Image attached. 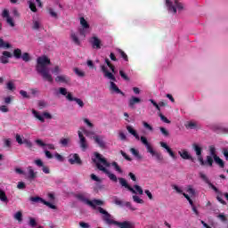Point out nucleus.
<instances>
[{
	"instance_id": "f257e3e1",
	"label": "nucleus",
	"mask_w": 228,
	"mask_h": 228,
	"mask_svg": "<svg viewBox=\"0 0 228 228\" xmlns=\"http://www.w3.org/2000/svg\"><path fill=\"white\" fill-rule=\"evenodd\" d=\"M93 162H94V165H96V167L101 172H103V174H106L108 175L109 179L110 181H113V183H117L118 181V178H117V175L115 174L110 173V170H108L106 167H111V164L108 162L106 158L102 157V155L97 151L94 152V158L92 159Z\"/></svg>"
},
{
	"instance_id": "f03ea898",
	"label": "nucleus",
	"mask_w": 228,
	"mask_h": 228,
	"mask_svg": "<svg viewBox=\"0 0 228 228\" xmlns=\"http://www.w3.org/2000/svg\"><path fill=\"white\" fill-rule=\"evenodd\" d=\"M47 65H51V59L49 57L43 55L37 58L36 70L37 74H40L45 81L48 83H53V76L49 74V69Z\"/></svg>"
},
{
	"instance_id": "7ed1b4c3",
	"label": "nucleus",
	"mask_w": 228,
	"mask_h": 228,
	"mask_svg": "<svg viewBox=\"0 0 228 228\" xmlns=\"http://www.w3.org/2000/svg\"><path fill=\"white\" fill-rule=\"evenodd\" d=\"M97 210L99 211V213H101V215H103L102 218L104 224H106V225H116L117 227H119V228H133V225L129 221H125V222L116 221L113 218V216H111L110 212H107L102 207H98Z\"/></svg>"
},
{
	"instance_id": "20e7f679",
	"label": "nucleus",
	"mask_w": 228,
	"mask_h": 228,
	"mask_svg": "<svg viewBox=\"0 0 228 228\" xmlns=\"http://www.w3.org/2000/svg\"><path fill=\"white\" fill-rule=\"evenodd\" d=\"M101 70L103 73L104 77L110 79V90L111 92H115V94H120L121 95H124V93L118 88V86H117V84H115V81H117L115 75L110 72L105 65H101Z\"/></svg>"
},
{
	"instance_id": "39448f33",
	"label": "nucleus",
	"mask_w": 228,
	"mask_h": 228,
	"mask_svg": "<svg viewBox=\"0 0 228 228\" xmlns=\"http://www.w3.org/2000/svg\"><path fill=\"white\" fill-rule=\"evenodd\" d=\"M141 142H142V145H144L146 147L147 152L151 153V156L156 158V160L159 163H161V161H163V155L161 153L157 152L156 151H154V149L152 148V146L151 145V143L147 140V137L141 136Z\"/></svg>"
},
{
	"instance_id": "423d86ee",
	"label": "nucleus",
	"mask_w": 228,
	"mask_h": 228,
	"mask_svg": "<svg viewBox=\"0 0 228 228\" xmlns=\"http://www.w3.org/2000/svg\"><path fill=\"white\" fill-rule=\"evenodd\" d=\"M59 94L66 97L67 101H69V102H75L80 108H85V102L83 100L72 96V93L67 92V88L60 87Z\"/></svg>"
},
{
	"instance_id": "0eeeda50",
	"label": "nucleus",
	"mask_w": 228,
	"mask_h": 228,
	"mask_svg": "<svg viewBox=\"0 0 228 228\" xmlns=\"http://www.w3.org/2000/svg\"><path fill=\"white\" fill-rule=\"evenodd\" d=\"M76 198L77 200H80V202H84V204H87V206L93 208V209H97V206H104V201L101 200H90L86 199L83 194H77Z\"/></svg>"
},
{
	"instance_id": "6e6552de",
	"label": "nucleus",
	"mask_w": 228,
	"mask_h": 228,
	"mask_svg": "<svg viewBox=\"0 0 228 228\" xmlns=\"http://www.w3.org/2000/svg\"><path fill=\"white\" fill-rule=\"evenodd\" d=\"M166 4L169 12H173V13H177V10H183L184 8L183 4L179 3L177 0L175 1V5L170 0H166Z\"/></svg>"
},
{
	"instance_id": "1a4fd4ad",
	"label": "nucleus",
	"mask_w": 228,
	"mask_h": 228,
	"mask_svg": "<svg viewBox=\"0 0 228 228\" xmlns=\"http://www.w3.org/2000/svg\"><path fill=\"white\" fill-rule=\"evenodd\" d=\"M200 179H202V181H204V183H206V184H208L209 188H212L214 190V191H216V193H217V195H222V191L220 190H218V188H216V186H215L214 184L211 183V182L209 181V178H208V175H206L204 173L200 172Z\"/></svg>"
},
{
	"instance_id": "9d476101",
	"label": "nucleus",
	"mask_w": 228,
	"mask_h": 228,
	"mask_svg": "<svg viewBox=\"0 0 228 228\" xmlns=\"http://www.w3.org/2000/svg\"><path fill=\"white\" fill-rule=\"evenodd\" d=\"M2 17L3 19H6V22L11 28H15V22L13 21V18L10 17V11H8V9L3 11Z\"/></svg>"
},
{
	"instance_id": "9b49d317",
	"label": "nucleus",
	"mask_w": 228,
	"mask_h": 228,
	"mask_svg": "<svg viewBox=\"0 0 228 228\" xmlns=\"http://www.w3.org/2000/svg\"><path fill=\"white\" fill-rule=\"evenodd\" d=\"M69 163H70V165H83V160H81L77 153H74L69 156Z\"/></svg>"
},
{
	"instance_id": "f8f14e48",
	"label": "nucleus",
	"mask_w": 228,
	"mask_h": 228,
	"mask_svg": "<svg viewBox=\"0 0 228 228\" xmlns=\"http://www.w3.org/2000/svg\"><path fill=\"white\" fill-rule=\"evenodd\" d=\"M79 145L82 151H86L88 149V142H86V138L83 135L81 131H78Z\"/></svg>"
},
{
	"instance_id": "ddd939ff",
	"label": "nucleus",
	"mask_w": 228,
	"mask_h": 228,
	"mask_svg": "<svg viewBox=\"0 0 228 228\" xmlns=\"http://www.w3.org/2000/svg\"><path fill=\"white\" fill-rule=\"evenodd\" d=\"M93 140H94V142L97 143L100 149H106V142H104V136L94 135L93 136Z\"/></svg>"
},
{
	"instance_id": "4468645a",
	"label": "nucleus",
	"mask_w": 228,
	"mask_h": 228,
	"mask_svg": "<svg viewBox=\"0 0 228 228\" xmlns=\"http://www.w3.org/2000/svg\"><path fill=\"white\" fill-rule=\"evenodd\" d=\"M89 43L91 44L93 49H101V45H102V41L101 39H99V37H92L89 39Z\"/></svg>"
},
{
	"instance_id": "2eb2a0df",
	"label": "nucleus",
	"mask_w": 228,
	"mask_h": 228,
	"mask_svg": "<svg viewBox=\"0 0 228 228\" xmlns=\"http://www.w3.org/2000/svg\"><path fill=\"white\" fill-rule=\"evenodd\" d=\"M119 184L123 186V188H126L128 191H131V193H136V191H134V188L131 187L129 183H127V180L125 178H118Z\"/></svg>"
},
{
	"instance_id": "dca6fc26",
	"label": "nucleus",
	"mask_w": 228,
	"mask_h": 228,
	"mask_svg": "<svg viewBox=\"0 0 228 228\" xmlns=\"http://www.w3.org/2000/svg\"><path fill=\"white\" fill-rule=\"evenodd\" d=\"M160 146L163 149H166L167 152L171 156L173 159H177V157L175 156V153L172 151V148L167 144V142H160Z\"/></svg>"
},
{
	"instance_id": "f3484780",
	"label": "nucleus",
	"mask_w": 228,
	"mask_h": 228,
	"mask_svg": "<svg viewBox=\"0 0 228 228\" xmlns=\"http://www.w3.org/2000/svg\"><path fill=\"white\" fill-rule=\"evenodd\" d=\"M141 102H142V99L136 96H132L128 101V106L132 110H134V104H140Z\"/></svg>"
},
{
	"instance_id": "a211bd4d",
	"label": "nucleus",
	"mask_w": 228,
	"mask_h": 228,
	"mask_svg": "<svg viewBox=\"0 0 228 228\" xmlns=\"http://www.w3.org/2000/svg\"><path fill=\"white\" fill-rule=\"evenodd\" d=\"M12 53L8 52V51H4L3 52V55L0 57V62L6 64L8 63L10 61L8 60V58H12Z\"/></svg>"
},
{
	"instance_id": "6ab92c4d",
	"label": "nucleus",
	"mask_w": 228,
	"mask_h": 228,
	"mask_svg": "<svg viewBox=\"0 0 228 228\" xmlns=\"http://www.w3.org/2000/svg\"><path fill=\"white\" fill-rule=\"evenodd\" d=\"M55 81L56 83H65L66 85H69V83H70V78L66 75H61L55 77Z\"/></svg>"
},
{
	"instance_id": "aec40b11",
	"label": "nucleus",
	"mask_w": 228,
	"mask_h": 228,
	"mask_svg": "<svg viewBox=\"0 0 228 228\" xmlns=\"http://www.w3.org/2000/svg\"><path fill=\"white\" fill-rule=\"evenodd\" d=\"M178 154L183 159H190L192 162L195 161V159H193L186 150H183V151H178Z\"/></svg>"
},
{
	"instance_id": "412c9836",
	"label": "nucleus",
	"mask_w": 228,
	"mask_h": 228,
	"mask_svg": "<svg viewBox=\"0 0 228 228\" xmlns=\"http://www.w3.org/2000/svg\"><path fill=\"white\" fill-rule=\"evenodd\" d=\"M126 131H128V133L130 134H132V136H134L135 140H141L140 135L138 134V132H136V130H134V128H133V126H126Z\"/></svg>"
},
{
	"instance_id": "4be33fe9",
	"label": "nucleus",
	"mask_w": 228,
	"mask_h": 228,
	"mask_svg": "<svg viewBox=\"0 0 228 228\" xmlns=\"http://www.w3.org/2000/svg\"><path fill=\"white\" fill-rule=\"evenodd\" d=\"M173 189H175L177 193H181L182 195H183V197L188 200V202H190L191 200V198H190V196L188 194L183 192V190H181V188H179V186L173 185Z\"/></svg>"
},
{
	"instance_id": "5701e85b",
	"label": "nucleus",
	"mask_w": 228,
	"mask_h": 228,
	"mask_svg": "<svg viewBox=\"0 0 228 228\" xmlns=\"http://www.w3.org/2000/svg\"><path fill=\"white\" fill-rule=\"evenodd\" d=\"M173 189H175L177 193H181L182 195H183V197L188 200V202H190L191 200V198H190V196L188 194L183 192V190H181V188H179V186L173 185Z\"/></svg>"
},
{
	"instance_id": "b1692460",
	"label": "nucleus",
	"mask_w": 228,
	"mask_h": 228,
	"mask_svg": "<svg viewBox=\"0 0 228 228\" xmlns=\"http://www.w3.org/2000/svg\"><path fill=\"white\" fill-rule=\"evenodd\" d=\"M130 152L131 154H133V156H134V158H136V159H142V156L140 154V151L134 148H131L130 149Z\"/></svg>"
},
{
	"instance_id": "393cba45",
	"label": "nucleus",
	"mask_w": 228,
	"mask_h": 228,
	"mask_svg": "<svg viewBox=\"0 0 228 228\" xmlns=\"http://www.w3.org/2000/svg\"><path fill=\"white\" fill-rule=\"evenodd\" d=\"M70 38L76 45H81V41H79V37H77V35H76V33L71 32Z\"/></svg>"
},
{
	"instance_id": "a878e982",
	"label": "nucleus",
	"mask_w": 228,
	"mask_h": 228,
	"mask_svg": "<svg viewBox=\"0 0 228 228\" xmlns=\"http://www.w3.org/2000/svg\"><path fill=\"white\" fill-rule=\"evenodd\" d=\"M28 179H36L37 178V173H35L33 167H31V166L28 167Z\"/></svg>"
},
{
	"instance_id": "bb28decb",
	"label": "nucleus",
	"mask_w": 228,
	"mask_h": 228,
	"mask_svg": "<svg viewBox=\"0 0 228 228\" xmlns=\"http://www.w3.org/2000/svg\"><path fill=\"white\" fill-rule=\"evenodd\" d=\"M28 4L31 12H33L34 13H37L38 12V9H37V4L33 3V0H28Z\"/></svg>"
},
{
	"instance_id": "cd10ccee",
	"label": "nucleus",
	"mask_w": 228,
	"mask_h": 228,
	"mask_svg": "<svg viewBox=\"0 0 228 228\" xmlns=\"http://www.w3.org/2000/svg\"><path fill=\"white\" fill-rule=\"evenodd\" d=\"M0 200L2 202H4L5 204H8V197L6 196V192L0 189Z\"/></svg>"
},
{
	"instance_id": "c85d7f7f",
	"label": "nucleus",
	"mask_w": 228,
	"mask_h": 228,
	"mask_svg": "<svg viewBox=\"0 0 228 228\" xmlns=\"http://www.w3.org/2000/svg\"><path fill=\"white\" fill-rule=\"evenodd\" d=\"M80 26L85 29H90V24H88V21L84 17L80 18Z\"/></svg>"
},
{
	"instance_id": "c756f323",
	"label": "nucleus",
	"mask_w": 228,
	"mask_h": 228,
	"mask_svg": "<svg viewBox=\"0 0 228 228\" xmlns=\"http://www.w3.org/2000/svg\"><path fill=\"white\" fill-rule=\"evenodd\" d=\"M13 56L14 58H16V60H20V58L22 57V50L19 48L14 49Z\"/></svg>"
},
{
	"instance_id": "7c9ffc66",
	"label": "nucleus",
	"mask_w": 228,
	"mask_h": 228,
	"mask_svg": "<svg viewBox=\"0 0 228 228\" xmlns=\"http://www.w3.org/2000/svg\"><path fill=\"white\" fill-rule=\"evenodd\" d=\"M114 204H116V206H119L120 208H124V201H122L120 199H118V197L114 196L112 198Z\"/></svg>"
},
{
	"instance_id": "2f4dec72",
	"label": "nucleus",
	"mask_w": 228,
	"mask_h": 228,
	"mask_svg": "<svg viewBox=\"0 0 228 228\" xmlns=\"http://www.w3.org/2000/svg\"><path fill=\"white\" fill-rule=\"evenodd\" d=\"M215 162L216 163V165H218L220 167V168H224V167H225V163L224 162V160L222 159H220V157H216L214 159Z\"/></svg>"
},
{
	"instance_id": "473e14b6",
	"label": "nucleus",
	"mask_w": 228,
	"mask_h": 228,
	"mask_svg": "<svg viewBox=\"0 0 228 228\" xmlns=\"http://www.w3.org/2000/svg\"><path fill=\"white\" fill-rule=\"evenodd\" d=\"M32 113H33L34 117H36V118H37V120H40V122H45L44 116H41L40 114H38V111L33 110Z\"/></svg>"
},
{
	"instance_id": "72a5a7b5",
	"label": "nucleus",
	"mask_w": 228,
	"mask_h": 228,
	"mask_svg": "<svg viewBox=\"0 0 228 228\" xmlns=\"http://www.w3.org/2000/svg\"><path fill=\"white\" fill-rule=\"evenodd\" d=\"M29 200L31 202H36V203L41 202V204H44L45 200L42 199L41 197L36 196V197H30Z\"/></svg>"
},
{
	"instance_id": "f704fd0d",
	"label": "nucleus",
	"mask_w": 228,
	"mask_h": 228,
	"mask_svg": "<svg viewBox=\"0 0 228 228\" xmlns=\"http://www.w3.org/2000/svg\"><path fill=\"white\" fill-rule=\"evenodd\" d=\"M118 53H119L121 58L125 60V61H129V57L127 56V53L124 52L122 49H118Z\"/></svg>"
},
{
	"instance_id": "c9c22d12",
	"label": "nucleus",
	"mask_w": 228,
	"mask_h": 228,
	"mask_svg": "<svg viewBox=\"0 0 228 228\" xmlns=\"http://www.w3.org/2000/svg\"><path fill=\"white\" fill-rule=\"evenodd\" d=\"M74 72L78 77H85L86 74L85 71L80 70L79 68H74Z\"/></svg>"
},
{
	"instance_id": "e433bc0d",
	"label": "nucleus",
	"mask_w": 228,
	"mask_h": 228,
	"mask_svg": "<svg viewBox=\"0 0 228 228\" xmlns=\"http://www.w3.org/2000/svg\"><path fill=\"white\" fill-rule=\"evenodd\" d=\"M111 166L114 167L116 172H118V174H122L124 172V171H122V168L120 167V166H118V163H117L116 161L112 162Z\"/></svg>"
},
{
	"instance_id": "4c0bfd02",
	"label": "nucleus",
	"mask_w": 228,
	"mask_h": 228,
	"mask_svg": "<svg viewBox=\"0 0 228 228\" xmlns=\"http://www.w3.org/2000/svg\"><path fill=\"white\" fill-rule=\"evenodd\" d=\"M193 149L196 152V156L202 155V148L200 146H199L198 144H193Z\"/></svg>"
},
{
	"instance_id": "58836bf2",
	"label": "nucleus",
	"mask_w": 228,
	"mask_h": 228,
	"mask_svg": "<svg viewBox=\"0 0 228 228\" xmlns=\"http://www.w3.org/2000/svg\"><path fill=\"white\" fill-rule=\"evenodd\" d=\"M6 88H7V90H10L11 92H14V90L16 89L15 84H13L12 81H9L6 84Z\"/></svg>"
},
{
	"instance_id": "ea45409f",
	"label": "nucleus",
	"mask_w": 228,
	"mask_h": 228,
	"mask_svg": "<svg viewBox=\"0 0 228 228\" xmlns=\"http://www.w3.org/2000/svg\"><path fill=\"white\" fill-rule=\"evenodd\" d=\"M134 191L136 193H138V195H143V189H142V187L140 185L135 184V185H134Z\"/></svg>"
},
{
	"instance_id": "a19ab883",
	"label": "nucleus",
	"mask_w": 228,
	"mask_h": 228,
	"mask_svg": "<svg viewBox=\"0 0 228 228\" xmlns=\"http://www.w3.org/2000/svg\"><path fill=\"white\" fill-rule=\"evenodd\" d=\"M69 142H70V138H61L60 140V143H61V145H62V147H67V145H69Z\"/></svg>"
},
{
	"instance_id": "79ce46f5",
	"label": "nucleus",
	"mask_w": 228,
	"mask_h": 228,
	"mask_svg": "<svg viewBox=\"0 0 228 228\" xmlns=\"http://www.w3.org/2000/svg\"><path fill=\"white\" fill-rule=\"evenodd\" d=\"M123 206H126V208H128V209H130L131 211H136V208L133 207V205L129 201H123Z\"/></svg>"
},
{
	"instance_id": "37998d69",
	"label": "nucleus",
	"mask_w": 228,
	"mask_h": 228,
	"mask_svg": "<svg viewBox=\"0 0 228 228\" xmlns=\"http://www.w3.org/2000/svg\"><path fill=\"white\" fill-rule=\"evenodd\" d=\"M28 225L30 227H37V220L33 217H29L28 218Z\"/></svg>"
},
{
	"instance_id": "c03bdc74",
	"label": "nucleus",
	"mask_w": 228,
	"mask_h": 228,
	"mask_svg": "<svg viewBox=\"0 0 228 228\" xmlns=\"http://www.w3.org/2000/svg\"><path fill=\"white\" fill-rule=\"evenodd\" d=\"M132 198H133L134 202H136V204H143L144 203L143 200H142L140 197H138L136 195H134Z\"/></svg>"
},
{
	"instance_id": "a18cd8bd",
	"label": "nucleus",
	"mask_w": 228,
	"mask_h": 228,
	"mask_svg": "<svg viewBox=\"0 0 228 228\" xmlns=\"http://www.w3.org/2000/svg\"><path fill=\"white\" fill-rule=\"evenodd\" d=\"M223 196H224V194L222 192H221V194H217L216 200H218V202L223 204V206H225L227 204V202H225V200H224V199H222Z\"/></svg>"
},
{
	"instance_id": "49530a36",
	"label": "nucleus",
	"mask_w": 228,
	"mask_h": 228,
	"mask_svg": "<svg viewBox=\"0 0 228 228\" xmlns=\"http://www.w3.org/2000/svg\"><path fill=\"white\" fill-rule=\"evenodd\" d=\"M21 59L23 60V61H29L31 60V57L29 56V54L28 53H23L21 55Z\"/></svg>"
},
{
	"instance_id": "de8ad7c7",
	"label": "nucleus",
	"mask_w": 228,
	"mask_h": 228,
	"mask_svg": "<svg viewBox=\"0 0 228 228\" xmlns=\"http://www.w3.org/2000/svg\"><path fill=\"white\" fill-rule=\"evenodd\" d=\"M186 129H195L197 127V124L190 121L185 125Z\"/></svg>"
},
{
	"instance_id": "09e8293b",
	"label": "nucleus",
	"mask_w": 228,
	"mask_h": 228,
	"mask_svg": "<svg viewBox=\"0 0 228 228\" xmlns=\"http://www.w3.org/2000/svg\"><path fill=\"white\" fill-rule=\"evenodd\" d=\"M23 143L26 145L28 149H33V142H31V141L24 139Z\"/></svg>"
},
{
	"instance_id": "8fccbe9b",
	"label": "nucleus",
	"mask_w": 228,
	"mask_h": 228,
	"mask_svg": "<svg viewBox=\"0 0 228 228\" xmlns=\"http://www.w3.org/2000/svg\"><path fill=\"white\" fill-rule=\"evenodd\" d=\"M43 204L45 206H47V208H50V209H56V206L55 205L52 204L49 201H45V200H44Z\"/></svg>"
},
{
	"instance_id": "3c124183",
	"label": "nucleus",
	"mask_w": 228,
	"mask_h": 228,
	"mask_svg": "<svg viewBox=\"0 0 228 228\" xmlns=\"http://www.w3.org/2000/svg\"><path fill=\"white\" fill-rule=\"evenodd\" d=\"M14 218H15V220H18L19 222H22V212L21 211H18L14 215Z\"/></svg>"
},
{
	"instance_id": "603ef678",
	"label": "nucleus",
	"mask_w": 228,
	"mask_h": 228,
	"mask_svg": "<svg viewBox=\"0 0 228 228\" xmlns=\"http://www.w3.org/2000/svg\"><path fill=\"white\" fill-rule=\"evenodd\" d=\"M206 165L208 167H213V157L207 156V160L205 161Z\"/></svg>"
},
{
	"instance_id": "864d4df0",
	"label": "nucleus",
	"mask_w": 228,
	"mask_h": 228,
	"mask_svg": "<svg viewBox=\"0 0 228 228\" xmlns=\"http://www.w3.org/2000/svg\"><path fill=\"white\" fill-rule=\"evenodd\" d=\"M120 154L125 159H126V161H133V159H131V157H129L124 151H120Z\"/></svg>"
},
{
	"instance_id": "5fc2aeb1",
	"label": "nucleus",
	"mask_w": 228,
	"mask_h": 228,
	"mask_svg": "<svg viewBox=\"0 0 228 228\" xmlns=\"http://www.w3.org/2000/svg\"><path fill=\"white\" fill-rule=\"evenodd\" d=\"M32 29H34V30L40 29V21H38V20H34V21H33Z\"/></svg>"
},
{
	"instance_id": "6e6d98bb",
	"label": "nucleus",
	"mask_w": 228,
	"mask_h": 228,
	"mask_svg": "<svg viewBox=\"0 0 228 228\" xmlns=\"http://www.w3.org/2000/svg\"><path fill=\"white\" fill-rule=\"evenodd\" d=\"M159 117L160 118V120H162V122H165V124H170V120L167 118V117H165V115H163L162 113H160Z\"/></svg>"
},
{
	"instance_id": "4d7b16f0",
	"label": "nucleus",
	"mask_w": 228,
	"mask_h": 228,
	"mask_svg": "<svg viewBox=\"0 0 228 228\" xmlns=\"http://www.w3.org/2000/svg\"><path fill=\"white\" fill-rule=\"evenodd\" d=\"M187 193L189 195H195V189H193V187L191 185H188Z\"/></svg>"
},
{
	"instance_id": "13d9d810",
	"label": "nucleus",
	"mask_w": 228,
	"mask_h": 228,
	"mask_svg": "<svg viewBox=\"0 0 228 228\" xmlns=\"http://www.w3.org/2000/svg\"><path fill=\"white\" fill-rule=\"evenodd\" d=\"M119 75L122 77V79H125V81H129V77L126 75V72H124V70L120 69Z\"/></svg>"
},
{
	"instance_id": "bf43d9fd",
	"label": "nucleus",
	"mask_w": 228,
	"mask_h": 228,
	"mask_svg": "<svg viewBox=\"0 0 228 228\" xmlns=\"http://www.w3.org/2000/svg\"><path fill=\"white\" fill-rule=\"evenodd\" d=\"M210 155L214 159L218 156L216 155V149H215V146H210Z\"/></svg>"
},
{
	"instance_id": "052dcab7",
	"label": "nucleus",
	"mask_w": 228,
	"mask_h": 228,
	"mask_svg": "<svg viewBox=\"0 0 228 228\" xmlns=\"http://www.w3.org/2000/svg\"><path fill=\"white\" fill-rule=\"evenodd\" d=\"M159 129H160V132L162 133V134L164 136H169L170 135V133H168V130H167V128H165L163 126H160Z\"/></svg>"
},
{
	"instance_id": "680f3d73",
	"label": "nucleus",
	"mask_w": 228,
	"mask_h": 228,
	"mask_svg": "<svg viewBox=\"0 0 228 228\" xmlns=\"http://www.w3.org/2000/svg\"><path fill=\"white\" fill-rule=\"evenodd\" d=\"M118 138L122 140V142H126V140H127V136H126V134L122 131L118 133Z\"/></svg>"
},
{
	"instance_id": "e2e57ef3",
	"label": "nucleus",
	"mask_w": 228,
	"mask_h": 228,
	"mask_svg": "<svg viewBox=\"0 0 228 228\" xmlns=\"http://www.w3.org/2000/svg\"><path fill=\"white\" fill-rule=\"evenodd\" d=\"M142 126L145 127V129H148V131H154V128H152V126L145 121L142 122Z\"/></svg>"
},
{
	"instance_id": "0e129e2a",
	"label": "nucleus",
	"mask_w": 228,
	"mask_h": 228,
	"mask_svg": "<svg viewBox=\"0 0 228 228\" xmlns=\"http://www.w3.org/2000/svg\"><path fill=\"white\" fill-rule=\"evenodd\" d=\"M18 190H25L26 183L24 182H19L17 185Z\"/></svg>"
},
{
	"instance_id": "69168bd1",
	"label": "nucleus",
	"mask_w": 228,
	"mask_h": 228,
	"mask_svg": "<svg viewBox=\"0 0 228 228\" xmlns=\"http://www.w3.org/2000/svg\"><path fill=\"white\" fill-rule=\"evenodd\" d=\"M36 143H37V145H38L39 147H45L47 144H45V142H44V141H42L41 139H37V140H36Z\"/></svg>"
},
{
	"instance_id": "338daca9",
	"label": "nucleus",
	"mask_w": 228,
	"mask_h": 228,
	"mask_svg": "<svg viewBox=\"0 0 228 228\" xmlns=\"http://www.w3.org/2000/svg\"><path fill=\"white\" fill-rule=\"evenodd\" d=\"M217 218H219V220H221V222H227V216H225V215H224V214H219L217 216Z\"/></svg>"
},
{
	"instance_id": "774afa93",
	"label": "nucleus",
	"mask_w": 228,
	"mask_h": 228,
	"mask_svg": "<svg viewBox=\"0 0 228 228\" xmlns=\"http://www.w3.org/2000/svg\"><path fill=\"white\" fill-rule=\"evenodd\" d=\"M79 226L82 228H90V224H88V223H85V222H80Z\"/></svg>"
}]
</instances>
